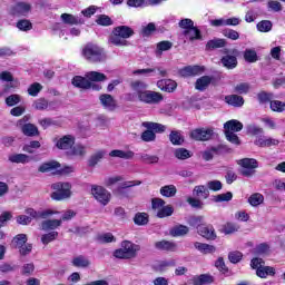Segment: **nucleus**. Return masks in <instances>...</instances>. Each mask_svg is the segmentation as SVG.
<instances>
[{"label":"nucleus","mask_w":285,"mask_h":285,"mask_svg":"<svg viewBox=\"0 0 285 285\" xmlns=\"http://www.w3.org/2000/svg\"><path fill=\"white\" fill-rule=\"evenodd\" d=\"M96 23L98 26H105V27L112 26V19L106 14H100L97 18Z\"/></svg>","instance_id":"nucleus-62"},{"label":"nucleus","mask_w":285,"mask_h":285,"mask_svg":"<svg viewBox=\"0 0 285 285\" xmlns=\"http://www.w3.org/2000/svg\"><path fill=\"white\" fill-rule=\"evenodd\" d=\"M135 36V30L129 26H118L115 27L109 36V42L112 46L126 47L130 46V42L127 39Z\"/></svg>","instance_id":"nucleus-1"},{"label":"nucleus","mask_w":285,"mask_h":285,"mask_svg":"<svg viewBox=\"0 0 285 285\" xmlns=\"http://www.w3.org/2000/svg\"><path fill=\"white\" fill-rule=\"evenodd\" d=\"M17 28H19L22 32H28L30 30H32V22H30V20H19L17 22Z\"/></svg>","instance_id":"nucleus-61"},{"label":"nucleus","mask_w":285,"mask_h":285,"mask_svg":"<svg viewBox=\"0 0 285 285\" xmlns=\"http://www.w3.org/2000/svg\"><path fill=\"white\" fill-rule=\"evenodd\" d=\"M43 90V86L39 82H33L32 85L29 86L27 92L30 95V97H37L39 95V91Z\"/></svg>","instance_id":"nucleus-60"},{"label":"nucleus","mask_w":285,"mask_h":285,"mask_svg":"<svg viewBox=\"0 0 285 285\" xmlns=\"http://www.w3.org/2000/svg\"><path fill=\"white\" fill-rule=\"evenodd\" d=\"M271 110H273L274 112H284L285 102L279 100L271 101Z\"/></svg>","instance_id":"nucleus-64"},{"label":"nucleus","mask_w":285,"mask_h":285,"mask_svg":"<svg viewBox=\"0 0 285 285\" xmlns=\"http://www.w3.org/2000/svg\"><path fill=\"white\" fill-rule=\"evenodd\" d=\"M10 164H30L33 157L29 156L28 154H12L8 157Z\"/></svg>","instance_id":"nucleus-19"},{"label":"nucleus","mask_w":285,"mask_h":285,"mask_svg":"<svg viewBox=\"0 0 285 285\" xmlns=\"http://www.w3.org/2000/svg\"><path fill=\"white\" fill-rule=\"evenodd\" d=\"M173 48V42L168 40L160 41L156 45V57H161L164 52L170 50Z\"/></svg>","instance_id":"nucleus-35"},{"label":"nucleus","mask_w":285,"mask_h":285,"mask_svg":"<svg viewBox=\"0 0 285 285\" xmlns=\"http://www.w3.org/2000/svg\"><path fill=\"white\" fill-rule=\"evenodd\" d=\"M189 230L188 226L178 225L170 230V235H173V237H184V235H188Z\"/></svg>","instance_id":"nucleus-40"},{"label":"nucleus","mask_w":285,"mask_h":285,"mask_svg":"<svg viewBox=\"0 0 285 285\" xmlns=\"http://www.w3.org/2000/svg\"><path fill=\"white\" fill-rule=\"evenodd\" d=\"M195 248L197 250H199V253H203L204 255H208L210 253H215V250H217L215 248V246L213 245H209V244H206V243H199V242H196L194 244Z\"/></svg>","instance_id":"nucleus-36"},{"label":"nucleus","mask_w":285,"mask_h":285,"mask_svg":"<svg viewBox=\"0 0 285 285\" xmlns=\"http://www.w3.org/2000/svg\"><path fill=\"white\" fill-rule=\"evenodd\" d=\"M21 130L26 137H37L39 135V128H37V126L33 124L23 125Z\"/></svg>","instance_id":"nucleus-37"},{"label":"nucleus","mask_w":285,"mask_h":285,"mask_svg":"<svg viewBox=\"0 0 285 285\" xmlns=\"http://www.w3.org/2000/svg\"><path fill=\"white\" fill-rule=\"evenodd\" d=\"M213 135H215L213 127H200L189 132V137L194 139V141H210Z\"/></svg>","instance_id":"nucleus-7"},{"label":"nucleus","mask_w":285,"mask_h":285,"mask_svg":"<svg viewBox=\"0 0 285 285\" xmlns=\"http://www.w3.org/2000/svg\"><path fill=\"white\" fill-rule=\"evenodd\" d=\"M82 57L89 61V63H104L108 57L106 56V51L104 48L99 47V45H95L92 42L87 43L82 48Z\"/></svg>","instance_id":"nucleus-2"},{"label":"nucleus","mask_w":285,"mask_h":285,"mask_svg":"<svg viewBox=\"0 0 285 285\" xmlns=\"http://www.w3.org/2000/svg\"><path fill=\"white\" fill-rule=\"evenodd\" d=\"M28 243V236L26 234H18L12 239L14 248H20Z\"/></svg>","instance_id":"nucleus-50"},{"label":"nucleus","mask_w":285,"mask_h":285,"mask_svg":"<svg viewBox=\"0 0 285 285\" xmlns=\"http://www.w3.org/2000/svg\"><path fill=\"white\" fill-rule=\"evenodd\" d=\"M157 88L164 92H175L177 90V83L171 79H163L157 81Z\"/></svg>","instance_id":"nucleus-18"},{"label":"nucleus","mask_w":285,"mask_h":285,"mask_svg":"<svg viewBox=\"0 0 285 285\" xmlns=\"http://www.w3.org/2000/svg\"><path fill=\"white\" fill-rule=\"evenodd\" d=\"M225 132H239V130H243L244 124H242L239 120L232 119L224 124Z\"/></svg>","instance_id":"nucleus-26"},{"label":"nucleus","mask_w":285,"mask_h":285,"mask_svg":"<svg viewBox=\"0 0 285 285\" xmlns=\"http://www.w3.org/2000/svg\"><path fill=\"white\" fill-rule=\"evenodd\" d=\"M157 250H177V244L170 240H159L155 243Z\"/></svg>","instance_id":"nucleus-29"},{"label":"nucleus","mask_w":285,"mask_h":285,"mask_svg":"<svg viewBox=\"0 0 285 285\" xmlns=\"http://www.w3.org/2000/svg\"><path fill=\"white\" fill-rule=\"evenodd\" d=\"M51 189L53 191L50 197L55 202H63L65 199H70V197H72V185L70 183H53Z\"/></svg>","instance_id":"nucleus-4"},{"label":"nucleus","mask_w":285,"mask_h":285,"mask_svg":"<svg viewBox=\"0 0 285 285\" xmlns=\"http://www.w3.org/2000/svg\"><path fill=\"white\" fill-rule=\"evenodd\" d=\"M139 250H141V246L130 240H124L120 248L114 252V257L117 259H132L137 257V253H139Z\"/></svg>","instance_id":"nucleus-3"},{"label":"nucleus","mask_w":285,"mask_h":285,"mask_svg":"<svg viewBox=\"0 0 285 285\" xmlns=\"http://www.w3.org/2000/svg\"><path fill=\"white\" fill-rule=\"evenodd\" d=\"M99 101L106 110L112 111V110L117 109V100L110 94L100 95L99 96Z\"/></svg>","instance_id":"nucleus-13"},{"label":"nucleus","mask_w":285,"mask_h":285,"mask_svg":"<svg viewBox=\"0 0 285 285\" xmlns=\"http://www.w3.org/2000/svg\"><path fill=\"white\" fill-rule=\"evenodd\" d=\"M173 213H175V209L173 208V206L167 205V206L158 209L157 217H159L160 219H164V217H170V215H173Z\"/></svg>","instance_id":"nucleus-53"},{"label":"nucleus","mask_w":285,"mask_h":285,"mask_svg":"<svg viewBox=\"0 0 285 285\" xmlns=\"http://www.w3.org/2000/svg\"><path fill=\"white\" fill-rule=\"evenodd\" d=\"M257 30L259 32H271L273 30V22L271 20H263L257 23Z\"/></svg>","instance_id":"nucleus-57"},{"label":"nucleus","mask_w":285,"mask_h":285,"mask_svg":"<svg viewBox=\"0 0 285 285\" xmlns=\"http://www.w3.org/2000/svg\"><path fill=\"white\" fill-rule=\"evenodd\" d=\"M248 204L254 207L261 206V204H264V195L259 193L252 194L248 198Z\"/></svg>","instance_id":"nucleus-49"},{"label":"nucleus","mask_w":285,"mask_h":285,"mask_svg":"<svg viewBox=\"0 0 285 285\" xmlns=\"http://www.w3.org/2000/svg\"><path fill=\"white\" fill-rule=\"evenodd\" d=\"M194 197H188L187 203L191 208H197L202 210L204 208V202L202 199H208L210 197V191L204 185L195 186L193 189Z\"/></svg>","instance_id":"nucleus-5"},{"label":"nucleus","mask_w":285,"mask_h":285,"mask_svg":"<svg viewBox=\"0 0 285 285\" xmlns=\"http://www.w3.org/2000/svg\"><path fill=\"white\" fill-rule=\"evenodd\" d=\"M142 104H148L149 106H157L164 101V95L157 91L147 90L145 94L140 95V99Z\"/></svg>","instance_id":"nucleus-9"},{"label":"nucleus","mask_w":285,"mask_h":285,"mask_svg":"<svg viewBox=\"0 0 285 285\" xmlns=\"http://www.w3.org/2000/svg\"><path fill=\"white\" fill-rule=\"evenodd\" d=\"M134 222L137 226H146L148 224V214L146 213H138L134 217Z\"/></svg>","instance_id":"nucleus-55"},{"label":"nucleus","mask_w":285,"mask_h":285,"mask_svg":"<svg viewBox=\"0 0 285 285\" xmlns=\"http://www.w3.org/2000/svg\"><path fill=\"white\" fill-rule=\"evenodd\" d=\"M234 92L237 95H248L250 92V83L239 82L234 87Z\"/></svg>","instance_id":"nucleus-48"},{"label":"nucleus","mask_w":285,"mask_h":285,"mask_svg":"<svg viewBox=\"0 0 285 285\" xmlns=\"http://www.w3.org/2000/svg\"><path fill=\"white\" fill-rule=\"evenodd\" d=\"M217 48H226V39L214 38L209 40L205 46V50L207 51L217 50Z\"/></svg>","instance_id":"nucleus-27"},{"label":"nucleus","mask_w":285,"mask_h":285,"mask_svg":"<svg viewBox=\"0 0 285 285\" xmlns=\"http://www.w3.org/2000/svg\"><path fill=\"white\" fill-rule=\"evenodd\" d=\"M86 79H88V81H106V79H108V77H106L102 72H98V71H89L86 73Z\"/></svg>","instance_id":"nucleus-42"},{"label":"nucleus","mask_w":285,"mask_h":285,"mask_svg":"<svg viewBox=\"0 0 285 285\" xmlns=\"http://www.w3.org/2000/svg\"><path fill=\"white\" fill-rule=\"evenodd\" d=\"M174 156L176 157V159H180L181 161H184L186 159H190V157H193V154H190V150L186 148H177L174 150Z\"/></svg>","instance_id":"nucleus-43"},{"label":"nucleus","mask_w":285,"mask_h":285,"mask_svg":"<svg viewBox=\"0 0 285 285\" xmlns=\"http://www.w3.org/2000/svg\"><path fill=\"white\" fill-rule=\"evenodd\" d=\"M109 157H118L119 159H132V157H135V151H124L121 149H114L109 153Z\"/></svg>","instance_id":"nucleus-30"},{"label":"nucleus","mask_w":285,"mask_h":285,"mask_svg":"<svg viewBox=\"0 0 285 285\" xmlns=\"http://www.w3.org/2000/svg\"><path fill=\"white\" fill-rule=\"evenodd\" d=\"M129 86L131 90L136 92L138 99H141V95L146 94L148 90V83L142 80H134Z\"/></svg>","instance_id":"nucleus-17"},{"label":"nucleus","mask_w":285,"mask_h":285,"mask_svg":"<svg viewBox=\"0 0 285 285\" xmlns=\"http://www.w3.org/2000/svg\"><path fill=\"white\" fill-rule=\"evenodd\" d=\"M169 141L173 144V146H181L184 144L181 131H171L169 134Z\"/></svg>","instance_id":"nucleus-45"},{"label":"nucleus","mask_w":285,"mask_h":285,"mask_svg":"<svg viewBox=\"0 0 285 285\" xmlns=\"http://www.w3.org/2000/svg\"><path fill=\"white\" fill-rule=\"evenodd\" d=\"M139 157L142 164H159V156L140 154Z\"/></svg>","instance_id":"nucleus-51"},{"label":"nucleus","mask_w":285,"mask_h":285,"mask_svg":"<svg viewBox=\"0 0 285 285\" xmlns=\"http://www.w3.org/2000/svg\"><path fill=\"white\" fill-rule=\"evenodd\" d=\"M204 72V67L202 66H187L179 69L178 73L180 77H197Z\"/></svg>","instance_id":"nucleus-15"},{"label":"nucleus","mask_w":285,"mask_h":285,"mask_svg":"<svg viewBox=\"0 0 285 285\" xmlns=\"http://www.w3.org/2000/svg\"><path fill=\"white\" fill-rule=\"evenodd\" d=\"M35 273V263H26L21 267V275L30 277Z\"/></svg>","instance_id":"nucleus-59"},{"label":"nucleus","mask_w":285,"mask_h":285,"mask_svg":"<svg viewBox=\"0 0 285 285\" xmlns=\"http://www.w3.org/2000/svg\"><path fill=\"white\" fill-rule=\"evenodd\" d=\"M163 197H175L177 195V187L175 185H167L160 188Z\"/></svg>","instance_id":"nucleus-44"},{"label":"nucleus","mask_w":285,"mask_h":285,"mask_svg":"<svg viewBox=\"0 0 285 285\" xmlns=\"http://www.w3.org/2000/svg\"><path fill=\"white\" fill-rule=\"evenodd\" d=\"M220 63H223L224 68L233 70L237 68V57L227 55L220 59Z\"/></svg>","instance_id":"nucleus-33"},{"label":"nucleus","mask_w":285,"mask_h":285,"mask_svg":"<svg viewBox=\"0 0 285 285\" xmlns=\"http://www.w3.org/2000/svg\"><path fill=\"white\" fill-rule=\"evenodd\" d=\"M258 148H271V146H279V140L267 136H258L254 141Z\"/></svg>","instance_id":"nucleus-14"},{"label":"nucleus","mask_w":285,"mask_h":285,"mask_svg":"<svg viewBox=\"0 0 285 285\" xmlns=\"http://www.w3.org/2000/svg\"><path fill=\"white\" fill-rule=\"evenodd\" d=\"M57 237H59V232H55V230L49 232L41 236V243L45 246H48V244H50L51 242H55L57 239Z\"/></svg>","instance_id":"nucleus-47"},{"label":"nucleus","mask_w":285,"mask_h":285,"mask_svg":"<svg viewBox=\"0 0 285 285\" xmlns=\"http://www.w3.org/2000/svg\"><path fill=\"white\" fill-rule=\"evenodd\" d=\"M32 10V4L28 2H17L11 8V14L14 17H26Z\"/></svg>","instance_id":"nucleus-12"},{"label":"nucleus","mask_w":285,"mask_h":285,"mask_svg":"<svg viewBox=\"0 0 285 285\" xmlns=\"http://www.w3.org/2000/svg\"><path fill=\"white\" fill-rule=\"evenodd\" d=\"M142 127L151 130V132H166V126L159 122L144 121Z\"/></svg>","instance_id":"nucleus-34"},{"label":"nucleus","mask_w":285,"mask_h":285,"mask_svg":"<svg viewBox=\"0 0 285 285\" xmlns=\"http://www.w3.org/2000/svg\"><path fill=\"white\" fill-rule=\"evenodd\" d=\"M257 277H261L262 279H266L268 275L272 277L275 276V268L271 266H259L258 269H256Z\"/></svg>","instance_id":"nucleus-32"},{"label":"nucleus","mask_w":285,"mask_h":285,"mask_svg":"<svg viewBox=\"0 0 285 285\" xmlns=\"http://www.w3.org/2000/svg\"><path fill=\"white\" fill-rule=\"evenodd\" d=\"M61 168V164L57 160H49L46 163H42L38 167V173H53V170H59Z\"/></svg>","instance_id":"nucleus-20"},{"label":"nucleus","mask_w":285,"mask_h":285,"mask_svg":"<svg viewBox=\"0 0 285 285\" xmlns=\"http://www.w3.org/2000/svg\"><path fill=\"white\" fill-rule=\"evenodd\" d=\"M72 266L77 268H88L90 266V261L86 256H78L72 259Z\"/></svg>","instance_id":"nucleus-41"},{"label":"nucleus","mask_w":285,"mask_h":285,"mask_svg":"<svg viewBox=\"0 0 285 285\" xmlns=\"http://www.w3.org/2000/svg\"><path fill=\"white\" fill-rule=\"evenodd\" d=\"M61 226L59 219H46L41 223V230H57Z\"/></svg>","instance_id":"nucleus-31"},{"label":"nucleus","mask_w":285,"mask_h":285,"mask_svg":"<svg viewBox=\"0 0 285 285\" xmlns=\"http://www.w3.org/2000/svg\"><path fill=\"white\" fill-rule=\"evenodd\" d=\"M238 166L242 167L240 175L243 177H253L255 175V168H259V163L255 158H243L238 160Z\"/></svg>","instance_id":"nucleus-6"},{"label":"nucleus","mask_w":285,"mask_h":285,"mask_svg":"<svg viewBox=\"0 0 285 285\" xmlns=\"http://www.w3.org/2000/svg\"><path fill=\"white\" fill-rule=\"evenodd\" d=\"M91 195L101 206H108V204H110V191L101 186L94 185L91 187Z\"/></svg>","instance_id":"nucleus-8"},{"label":"nucleus","mask_w":285,"mask_h":285,"mask_svg":"<svg viewBox=\"0 0 285 285\" xmlns=\"http://www.w3.org/2000/svg\"><path fill=\"white\" fill-rule=\"evenodd\" d=\"M215 282V277L210 274H202L198 276H194L191 278V284L193 285H207V284H213Z\"/></svg>","instance_id":"nucleus-22"},{"label":"nucleus","mask_w":285,"mask_h":285,"mask_svg":"<svg viewBox=\"0 0 285 285\" xmlns=\"http://www.w3.org/2000/svg\"><path fill=\"white\" fill-rule=\"evenodd\" d=\"M61 18V21L63 23H67L68 26H81L83 24V19L79 18V17H76L73 14H70V13H62L60 16Z\"/></svg>","instance_id":"nucleus-25"},{"label":"nucleus","mask_w":285,"mask_h":285,"mask_svg":"<svg viewBox=\"0 0 285 285\" xmlns=\"http://www.w3.org/2000/svg\"><path fill=\"white\" fill-rule=\"evenodd\" d=\"M71 83L76 88H81L82 90H90V88H92V82H90L88 78H83L81 76L73 77Z\"/></svg>","instance_id":"nucleus-21"},{"label":"nucleus","mask_w":285,"mask_h":285,"mask_svg":"<svg viewBox=\"0 0 285 285\" xmlns=\"http://www.w3.org/2000/svg\"><path fill=\"white\" fill-rule=\"evenodd\" d=\"M198 235L205 239L215 240L217 239V234L215 233V227L213 225H202L198 226Z\"/></svg>","instance_id":"nucleus-16"},{"label":"nucleus","mask_w":285,"mask_h":285,"mask_svg":"<svg viewBox=\"0 0 285 285\" xmlns=\"http://www.w3.org/2000/svg\"><path fill=\"white\" fill-rule=\"evenodd\" d=\"M243 57L247 63H255L259 61V57L257 56V51H255V49H246Z\"/></svg>","instance_id":"nucleus-39"},{"label":"nucleus","mask_w":285,"mask_h":285,"mask_svg":"<svg viewBox=\"0 0 285 285\" xmlns=\"http://www.w3.org/2000/svg\"><path fill=\"white\" fill-rule=\"evenodd\" d=\"M185 37H188L190 41H195V39H202V31L197 29L196 27H191L190 29H187L184 31Z\"/></svg>","instance_id":"nucleus-46"},{"label":"nucleus","mask_w":285,"mask_h":285,"mask_svg":"<svg viewBox=\"0 0 285 285\" xmlns=\"http://www.w3.org/2000/svg\"><path fill=\"white\" fill-rule=\"evenodd\" d=\"M156 30L157 26L154 22H149L147 26L141 27L140 35L141 37H150Z\"/></svg>","instance_id":"nucleus-52"},{"label":"nucleus","mask_w":285,"mask_h":285,"mask_svg":"<svg viewBox=\"0 0 285 285\" xmlns=\"http://www.w3.org/2000/svg\"><path fill=\"white\" fill-rule=\"evenodd\" d=\"M226 104L234 106V108H242L244 106V97L239 95H229L225 97Z\"/></svg>","instance_id":"nucleus-28"},{"label":"nucleus","mask_w":285,"mask_h":285,"mask_svg":"<svg viewBox=\"0 0 285 285\" xmlns=\"http://www.w3.org/2000/svg\"><path fill=\"white\" fill-rule=\"evenodd\" d=\"M53 141L58 150H66V153H68L72 146H75L76 138L72 135H66L60 138H56Z\"/></svg>","instance_id":"nucleus-11"},{"label":"nucleus","mask_w":285,"mask_h":285,"mask_svg":"<svg viewBox=\"0 0 285 285\" xmlns=\"http://www.w3.org/2000/svg\"><path fill=\"white\" fill-rule=\"evenodd\" d=\"M223 153H224L223 145H218L216 147H210L209 149H207L203 153V159H205V161H210V159H213V157H215V155H222Z\"/></svg>","instance_id":"nucleus-24"},{"label":"nucleus","mask_w":285,"mask_h":285,"mask_svg":"<svg viewBox=\"0 0 285 285\" xmlns=\"http://www.w3.org/2000/svg\"><path fill=\"white\" fill-rule=\"evenodd\" d=\"M223 36L226 37V39H230L232 41H237V39H239V32L234 29L223 30Z\"/></svg>","instance_id":"nucleus-63"},{"label":"nucleus","mask_w":285,"mask_h":285,"mask_svg":"<svg viewBox=\"0 0 285 285\" xmlns=\"http://www.w3.org/2000/svg\"><path fill=\"white\" fill-rule=\"evenodd\" d=\"M24 213L29 215L31 222L32 219H48V217H52V215H59V212L55 209L36 210L35 208H27Z\"/></svg>","instance_id":"nucleus-10"},{"label":"nucleus","mask_w":285,"mask_h":285,"mask_svg":"<svg viewBox=\"0 0 285 285\" xmlns=\"http://www.w3.org/2000/svg\"><path fill=\"white\" fill-rule=\"evenodd\" d=\"M213 83V77L210 76H203L198 78L195 82L196 90H199V92H204V90H207L208 86Z\"/></svg>","instance_id":"nucleus-23"},{"label":"nucleus","mask_w":285,"mask_h":285,"mask_svg":"<svg viewBox=\"0 0 285 285\" xmlns=\"http://www.w3.org/2000/svg\"><path fill=\"white\" fill-rule=\"evenodd\" d=\"M239 230V226L235 223H226L223 226V233L225 235H233V233H237Z\"/></svg>","instance_id":"nucleus-58"},{"label":"nucleus","mask_w":285,"mask_h":285,"mask_svg":"<svg viewBox=\"0 0 285 285\" xmlns=\"http://www.w3.org/2000/svg\"><path fill=\"white\" fill-rule=\"evenodd\" d=\"M230 199H233V193L230 191L218 194L213 197V202H215V204H220L222 202H230Z\"/></svg>","instance_id":"nucleus-56"},{"label":"nucleus","mask_w":285,"mask_h":285,"mask_svg":"<svg viewBox=\"0 0 285 285\" xmlns=\"http://www.w3.org/2000/svg\"><path fill=\"white\" fill-rule=\"evenodd\" d=\"M106 156V151L99 150L95 153L89 159V166H97L101 159Z\"/></svg>","instance_id":"nucleus-54"},{"label":"nucleus","mask_w":285,"mask_h":285,"mask_svg":"<svg viewBox=\"0 0 285 285\" xmlns=\"http://www.w3.org/2000/svg\"><path fill=\"white\" fill-rule=\"evenodd\" d=\"M68 157H83L86 155V147L83 145H73L69 151H67Z\"/></svg>","instance_id":"nucleus-38"}]
</instances>
